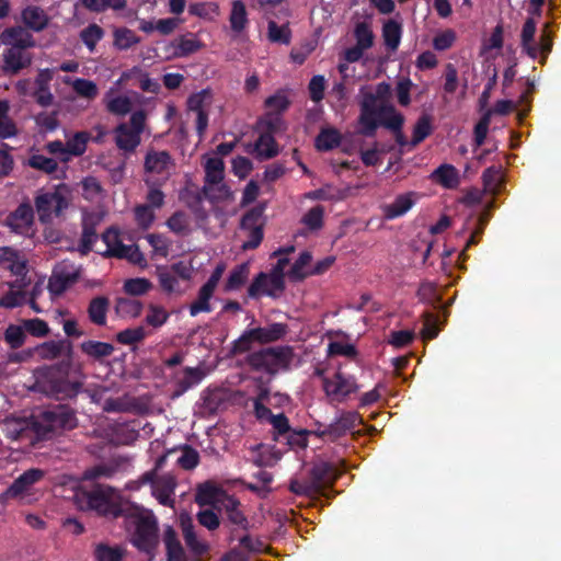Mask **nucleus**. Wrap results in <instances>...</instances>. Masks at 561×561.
Returning a JSON list of instances; mask_svg holds the SVG:
<instances>
[{"label":"nucleus","instance_id":"obj_1","mask_svg":"<svg viewBox=\"0 0 561 561\" xmlns=\"http://www.w3.org/2000/svg\"><path fill=\"white\" fill-rule=\"evenodd\" d=\"M125 529L130 543L151 554L159 545V526L154 514L141 506H131L125 513Z\"/></svg>","mask_w":561,"mask_h":561},{"label":"nucleus","instance_id":"obj_2","mask_svg":"<svg viewBox=\"0 0 561 561\" xmlns=\"http://www.w3.org/2000/svg\"><path fill=\"white\" fill-rule=\"evenodd\" d=\"M69 367V363H61L39 369L33 386L34 390L58 400L76 398L82 388V382L68 378Z\"/></svg>","mask_w":561,"mask_h":561},{"label":"nucleus","instance_id":"obj_3","mask_svg":"<svg viewBox=\"0 0 561 561\" xmlns=\"http://www.w3.org/2000/svg\"><path fill=\"white\" fill-rule=\"evenodd\" d=\"M76 500L80 508L93 510L105 516L125 515L129 508V503L110 485H95L90 491L81 490L76 493Z\"/></svg>","mask_w":561,"mask_h":561},{"label":"nucleus","instance_id":"obj_4","mask_svg":"<svg viewBox=\"0 0 561 561\" xmlns=\"http://www.w3.org/2000/svg\"><path fill=\"white\" fill-rule=\"evenodd\" d=\"M294 358L295 351L293 346L278 345L249 353L245 357V364L252 371L274 377L282 371L290 370Z\"/></svg>","mask_w":561,"mask_h":561},{"label":"nucleus","instance_id":"obj_5","mask_svg":"<svg viewBox=\"0 0 561 561\" xmlns=\"http://www.w3.org/2000/svg\"><path fill=\"white\" fill-rule=\"evenodd\" d=\"M77 417L71 408L58 404L32 416L31 426L38 438H50L59 430H72Z\"/></svg>","mask_w":561,"mask_h":561},{"label":"nucleus","instance_id":"obj_6","mask_svg":"<svg viewBox=\"0 0 561 561\" xmlns=\"http://www.w3.org/2000/svg\"><path fill=\"white\" fill-rule=\"evenodd\" d=\"M288 333V325L282 322H274L266 327H257L243 331V333L233 341L231 353L233 355L243 354L252 348L253 343L270 344L283 340Z\"/></svg>","mask_w":561,"mask_h":561},{"label":"nucleus","instance_id":"obj_7","mask_svg":"<svg viewBox=\"0 0 561 561\" xmlns=\"http://www.w3.org/2000/svg\"><path fill=\"white\" fill-rule=\"evenodd\" d=\"M359 105V133L365 137H374L379 126V118L381 117V114L387 110V107L378 104V100L373 92L363 93V99Z\"/></svg>","mask_w":561,"mask_h":561},{"label":"nucleus","instance_id":"obj_8","mask_svg":"<svg viewBox=\"0 0 561 561\" xmlns=\"http://www.w3.org/2000/svg\"><path fill=\"white\" fill-rule=\"evenodd\" d=\"M35 207L42 222L49 221L53 216L59 217L68 207V201L60 187L39 193L35 197Z\"/></svg>","mask_w":561,"mask_h":561},{"label":"nucleus","instance_id":"obj_9","mask_svg":"<svg viewBox=\"0 0 561 561\" xmlns=\"http://www.w3.org/2000/svg\"><path fill=\"white\" fill-rule=\"evenodd\" d=\"M163 462L164 458H160L156 465L154 470L144 474V481L151 483L152 494L162 505L171 506L173 503L172 495L175 489V480L174 477L169 473H158V471L162 468Z\"/></svg>","mask_w":561,"mask_h":561},{"label":"nucleus","instance_id":"obj_10","mask_svg":"<svg viewBox=\"0 0 561 561\" xmlns=\"http://www.w3.org/2000/svg\"><path fill=\"white\" fill-rule=\"evenodd\" d=\"M323 390L331 402H343L348 396L358 390L353 376L336 371L331 378H323Z\"/></svg>","mask_w":561,"mask_h":561},{"label":"nucleus","instance_id":"obj_11","mask_svg":"<svg viewBox=\"0 0 561 561\" xmlns=\"http://www.w3.org/2000/svg\"><path fill=\"white\" fill-rule=\"evenodd\" d=\"M175 162L172 156L167 150H153L147 151L144 161V170L149 174H157L162 176L164 183L171 175V170L174 169Z\"/></svg>","mask_w":561,"mask_h":561},{"label":"nucleus","instance_id":"obj_12","mask_svg":"<svg viewBox=\"0 0 561 561\" xmlns=\"http://www.w3.org/2000/svg\"><path fill=\"white\" fill-rule=\"evenodd\" d=\"M33 222L34 210L30 203L20 204L4 220V225L18 234H27Z\"/></svg>","mask_w":561,"mask_h":561},{"label":"nucleus","instance_id":"obj_13","mask_svg":"<svg viewBox=\"0 0 561 561\" xmlns=\"http://www.w3.org/2000/svg\"><path fill=\"white\" fill-rule=\"evenodd\" d=\"M44 477V471L30 469L21 474L11 486L0 495V501L7 503L10 499H21L24 493Z\"/></svg>","mask_w":561,"mask_h":561},{"label":"nucleus","instance_id":"obj_14","mask_svg":"<svg viewBox=\"0 0 561 561\" xmlns=\"http://www.w3.org/2000/svg\"><path fill=\"white\" fill-rule=\"evenodd\" d=\"M32 64V55L26 49L18 47H8L3 51L2 70L5 75L14 76L21 70L30 67Z\"/></svg>","mask_w":561,"mask_h":561},{"label":"nucleus","instance_id":"obj_15","mask_svg":"<svg viewBox=\"0 0 561 561\" xmlns=\"http://www.w3.org/2000/svg\"><path fill=\"white\" fill-rule=\"evenodd\" d=\"M203 46L195 34L186 33L175 37L165 49L173 58H184L201 50Z\"/></svg>","mask_w":561,"mask_h":561},{"label":"nucleus","instance_id":"obj_16","mask_svg":"<svg viewBox=\"0 0 561 561\" xmlns=\"http://www.w3.org/2000/svg\"><path fill=\"white\" fill-rule=\"evenodd\" d=\"M272 275L270 273L260 272L252 280L248 288V295L250 298L257 299L262 296L271 298H279L285 290V284L280 289L274 288L271 283Z\"/></svg>","mask_w":561,"mask_h":561},{"label":"nucleus","instance_id":"obj_17","mask_svg":"<svg viewBox=\"0 0 561 561\" xmlns=\"http://www.w3.org/2000/svg\"><path fill=\"white\" fill-rule=\"evenodd\" d=\"M227 495L220 488L210 481L202 483L197 488L195 495L196 502L201 505L220 506L226 501Z\"/></svg>","mask_w":561,"mask_h":561},{"label":"nucleus","instance_id":"obj_18","mask_svg":"<svg viewBox=\"0 0 561 561\" xmlns=\"http://www.w3.org/2000/svg\"><path fill=\"white\" fill-rule=\"evenodd\" d=\"M110 298L106 296L93 297L88 305L87 313L89 321L96 327H105L107 312L110 310Z\"/></svg>","mask_w":561,"mask_h":561},{"label":"nucleus","instance_id":"obj_19","mask_svg":"<svg viewBox=\"0 0 561 561\" xmlns=\"http://www.w3.org/2000/svg\"><path fill=\"white\" fill-rule=\"evenodd\" d=\"M2 42L10 47L27 49L35 46L33 36L21 26L5 28L2 33Z\"/></svg>","mask_w":561,"mask_h":561},{"label":"nucleus","instance_id":"obj_20","mask_svg":"<svg viewBox=\"0 0 561 561\" xmlns=\"http://www.w3.org/2000/svg\"><path fill=\"white\" fill-rule=\"evenodd\" d=\"M21 18L25 26L34 32H42L48 25L49 19L45 11L36 5L26 7Z\"/></svg>","mask_w":561,"mask_h":561},{"label":"nucleus","instance_id":"obj_21","mask_svg":"<svg viewBox=\"0 0 561 561\" xmlns=\"http://www.w3.org/2000/svg\"><path fill=\"white\" fill-rule=\"evenodd\" d=\"M250 152L255 153L260 161L272 159L278 154V145L273 135L263 133L254 142Z\"/></svg>","mask_w":561,"mask_h":561},{"label":"nucleus","instance_id":"obj_22","mask_svg":"<svg viewBox=\"0 0 561 561\" xmlns=\"http://www.w3.org/2000/svg\"><path fill=\"white\" fill-rule=\"evenodd\" d=\"M115 134L116 146L126 152H134L141 141L140 135L124 123L116 127Z\"/></svg>","mask_w":561,"mask_h":561},{"label":"nucleus","instance_id":"obj_23","mask_svg":"<svg viewBox=\"0 0 561 561\" xmlns=\"http://www.w3.org/2000/svg\"><path fill=\"white\" fill-rule=\"evenodd\" d=\"M163 542L167 550V561H186L184 549L171 526L163 530Z\"/></svg>","mask_w":561,"mask_h":561},{"label":"nucleus","instance_id":"obj_24","mask_svg":"<svg viewBox=\"0 0 561 561\" xmlns=\"http://www.w3.org/2000/svg\"><path fill=\"white\" fill-rule=\"evenodd\" d=\"M403 28L400 22L390 19L383 23L381 36L383 44L389 51H396L399 48Z\"/></svg>","mask_w":561,"mask_h":561},{"label":"nucleus","instance_id":"obj_25","mask_svg":"<svg viewBox=\"0 0 561 561\" xmlns=\"http://www.w3.org/2000/svg\"><path fill=\"white\" fill-rule=\"evenodd\" d=\"M412 195L413 193L398 195L391 204L385 205L382 207L385 218L391 220L407 214L414 205Z\"/></svg>","mask_w":561,"mask_h":561},{"label":"nucleus","instance_id":"obj_26","mask_svg":"<svg viewBox=\"0 0 561 561\" xmlns=\"http://www.w3.org/2000/svg\"><path fill=\"white\" fill-rule=\"evenodd\" d=\"M431 178L433 181L448 190L456 188L460 182L458 170L454 165L447 163L440 164L435 169Z\"/></svg>","mask_w":561,"mask_h":561},{"label":"nucleus","instance_id":"obj_27","mask_svg":"<svg viewBox=\"0 0 561 561\" xmlns=\"http://www.w3.org/2000/svg\"><path fill=\"white\" fill-rule=\"evenodd\" d=\"M416 296L420 301L431 306L435 310L443 309V297L437 291V285L433 282L424 280L420 284Z\"/></svg>","mask_w":561,"mask_h":561},{"label":"nucleus","instance_id":"obj_28","mask_svg":"<svg viewBox=\"0 0 561 561\" xmlns=\"http://www.w3.org/2000/svg\"><path fill=\"white\" fill-rule=\"evenodd\" d=\"M80 348L83 354L96 360L111 356L115 350L111 343L93 340L82 342Z\"/></svg>","mask_w":561,"mask_h":561},{"label":"nucleus","instance_id":"obj_29","mask_svg":"<svg viewBox=\"0 0 561 561\" xmlns=\"http://www.w3.org/2000/svg\"><path fill=\"white\" fill-rule=\"evenodd\" d=\"M180 520L187 547L196 553L204 552L206 546L197 539L191 517L187 514H181Z\"/></svg>","mask_w":561,"mask_h":561},{"label":"nucleus","instance_id":"obj_30","mask_svg":"<svg viewBox=\"0 0 561 561\" xmlns=\"http://www.w3.org/2000/svg\"><path fill=\"white\" fill-rule=\"evenodd\" d=\"M65 350L71 351V342L68 340L48 341L36 347L38 355L44 359H55L59 357Z\"/></svg>","mask_w":561,"mask_h":561},{"label":"nucleus","instance_id":"obj_31","mask_svg":"<svg viewBox=\"0 0 561 561\" xmlns=\"http://www.w3.org/2000/svg\"><path fill=\"white\" fill-rule=\"evenodd\" d=\"M230 27L234 33H241L248 25V13L242 0H233L229 15Z\"/></svg>","mask_w":561,"mask_h":561},{"label":"nucleus","instance_id":"obj_32","mask_svg":"<svg viewBox=\"0 0 561 561\" xmlns=\"http://www.w3.org/2000/svg\"><path fill=\"white\" fill-rule=\"evenodd\" d=\"M131 78H137L139 81V88L144 92H150L153 94L159 93L160 91V84L158 81L151 79L148 73L142 72V70L138 67L131 68L129 71L124 72L122 75V79L129 80Z\"/></svg>","mask_w":561,"mask_h":561},{"label":"nucleus","instance_id":"obj_33","mask_svg":"<svg viewBox=\"0 0 561 561\" xmlns=\"http://www.w3.org/2000/svg\"><path fill=\"white\" fill-rule=\"evenodd\" d=\"M341 134L335 128L322 129L316 137L314 146L319 151H329L341 145Z\"/></svg>","mask_w":561,"mask_h":561},{"label":"nucleus","instance_id":"obj_34","mask_svg":"<svg viewBox=\"0 0 561 561\" xmlns=\"http://www.w3.org/2000/svg\"><path fill=\"white\" fill-rule=\"evenodd\" d=\"M250 275V267L247 263L234 266L226 280L225 291H233L240 289Z\"/></svg>","mask_w":561,"mask_h":561},{"label":"nucleus","instance_id":"obj_35","mask_svg":"<svg viewBox=\"0 0 561 561\" xmlns=\"http://www.w3.org/2000/svg\"><path fill=\"white\" fill-rule=\"evenodd\" d=\"M203 377L204 374L199 368L185 367L183 370V376L176 381L175 394H183L192 387L198 385Z\"/></svg>","mask_w":561,"mask_h":561},{"label":"nucleus","instance_id":"obj_36","mask_svg":"<svg viewBox=\"0 0 561 561\" xmlns=\"http://www.w3.org/2000/svg\"><path fill=\"white\" fill-rule=\"evenodd\" d=\"M142 310V304L139 300L118 297L115 301V312L121 318H137Z\"/></svg>","mask_w":561,"mask_h":561},{"label":"nucleus","instance_id":"obj_37","mask_svg":"<svg viewBox=\"0 0 561 561\" xmlns=\"http://www.w3.org/2000/svg\"><path fill=\"white\" fill-rule=\"evenodd\" d=\"M264 211H265V205L259 204L248 211L243 214L240 220V229L247 230V229H253L255 227H262L264 228L265 220H264Z\"/></svg>","mask_w":561,"mask_h":561},{"label":"nucleus","instance_id":"obj_38","mask_svg":"<svg viewBox=\"0 0 561 561\" xmlns=\"http://www.w3.org/2000/svg\"><path fill=\"white\" fill-rule=\"evenodd\" d=\"M311 473L313 477V484L329 483L336 477V469L324 458H320L313 465Z\"/></svg>","mask_w":561,"mask_h":561},{"label":"nucleus","instance_id":"obj_39","mask_svg":"<svg viewBox=\"0 0 561 561\" xmlns=\"http://www.w3.org/2000/svg\"><path fill=\"white\" fill-rule=\"evenodd\" d=\"M267 38L271 43L289 45L291 42V30L289 24L278 25L271 20L267 24Z\"/></svg>","mask_w":561,"mask_h":561},{"label":"nucleus","instance_id":"obj_40","mask_svg":"<svg viewBox=\"0 0 561 561\" xmlns=\"http://www.w3.org/2000/svg\"><path fill=\"white\" fill-rule=\"evenodd\" d=\"M225 164L220 158H209L205 164V185L224 181Z\"/></svg>","mask_w":561,"mask_h":561},{"label":"nucleus","instance_id":"obj_41","mask_svg":"<svg viewBox=\"0 0 561 561\" xmlns=\"http://www.w3.org/2000/svg\"><path fill=\"white\" fill-rule=\"evenodd\" d=\"M76 282H77L76 274H70V273L54 274L48 280V290L56 296H60Z\"/></svg>","mask_w":561,"mask_h":561},{"label":"nucleus","instance_id":"obj_42","mask_svg":"<svg viewBox=\"0 0 561 561\" xmlns=\"http://www.w3.org/2000/svg\"><path fill=\"white\" fill-rule=\"evenodd\" d=\"M433 131L432 118L427 114H423L416 121L413 127L412 139L410 145L412 147L417 146L423 140H425Z\"/></svg>","mask_w":561,"mask_h":561},{"label":"nucleus","instance_id":"obj_43","mask_svg":"<svg viewBox=\"0 0 561 561\" xmlns=\"http://www.w3.org/2000/svg\"><path fill=\"white\" fill-rule=\"evenodd\" d=\"M353 34L356 41L355 45L365 48L366 50L373 47L375 35L370 23L366 21L357 22Z\"/></svg>","mask_w":561,"mask_h":561},{"label":"nucleus","instance_id":"obj_44","mask_svg":"<svg viewBox=\"0 0 561 561\" xmlns=\"http://www.w3.org/2000/svg\"><path fill=\"white\" fill-rule=\"evenodd\" d=\"M423 327L421 330V336L424 341H431L437 337L440 325L438 314L432 311H424L422 314Z\"/></svg>","mask_w":561,"mask_h":561},{"label":"nucleus","instance_id":"obj_45","mask_svg":"<svg viewBox=\"0 0 561 561\" xmlns=\"http://www.w3.org/2000/svg\"><path fill=\"white\" fill-rule=\"evenodd\" d=\"M214 289L203 285L197 295V299L190 306V314L196 317L201 312H210L211 306L209 304L210 298L214 295Z\"/></svg>","mask_w":561,"mask_h":561},{"label":"nucleus","instance_id":"obj_46","mask_svg":"<svg viewBox=\"0 0 561 561\" xmlns=\"http://www.w3.org/2000/svg\"><path fill=\"white\" fill-rule=\"evenodd\" d=\"M82 4L91 12L101 13L107 9L122 11L127 7L126 0H82Z\"/></svg>","mask_w":561,"mask_h":561},{"label":"nucleus","instance_id":"obj_47","mask_svg":"<svg viewBox=\"0 0 561 561\" xmlns=\"http://www.w3.org/2000/svg\"><path fill=\"white\" fill-rule=\"evenodd\" d=\"M114 46L119 50H127L140 43V38L134 31L127 27H118L114 31Z\"/></svg>","mask_w":561,"mask_h":561},{"label":"nucleus","instance_id":"obj_48","mask_svg":"<svg viewBox=\"0 0 561 561\" xmlns=\"http://www.w3.org/2000/svg\"><path fill=\"white\" fill-rule=\"evenodd\" d=\"M94 556L98 561H123L125 550L119 546L99 543L95 547Z\"/></svg>","mask_w":561,"mask_h":561},{"label":"nucleus","instance_id":"obj_49","mask_svg":"<svg viewBox=\"0 0 561 561\" xmlns=\"http://www.w3.org/2000/svg\"><path fill=\"white\" fill-rule=\"evenodd\" d=\"M103 37L104 30L95 23L89 24L80 32V39L91 53Z\"/></svg>","mask_w":561,"mask_h":561},{"label":"nucleus","instance_id":"obj_50","mask_svg":"<svg viewBox=\"0 0 561 561\" xmlns=\"http://www.w3.org/2000/svg\"><path fill=\"white\" fill-rule=\"evenodd\" d=\"M482 182L484 190L491 194H496L502 185L501 168L491 165L482 173Z\"/></svg>","mask_w":561,"mask_h":561},{"label":"nucleus","instance_id":"obj_51","mask_svg":"<svg viewBox=\"0 0 561 561\" xmlns=\"http://www.w3.org/2000/svg\"><path fill=\"white\" fill-rule=\"evenodd\" d=\"M90 139V134L88 131H78L72 138H70L67 144V152L68 156L80 157L87 150V145Z\"/></svg>","mask_w":561,"mask_h":561},{"label":"nucleus","instance_id":"obj_52","mask_svg":"<svg viewBox=\"0 0 561 561\" xmlns=\"http://www.w3.org/2000/svg\"><path fill=\"white\" fill-rule=\"evenodd\" d=\"M145 183L149 187V191L146 196V205H149L151 209L161 208L164 204L165 196L164 193L159 188V186L162 185L163 183H160L149 178L145 180Z\"/></svg>","mask_w":561,"mask_h":561},{"label":"nucleus","instance_id":"obj_53","mask_svg":"<svg viewBox=\"0 0 561 561\" xmlns=\"http://www.w3.org/2000/svg\"><path fill=\"white\" fill-rule=\"evenodd\" d=\"M146 336L147 332L144 327H135L119 331L115 340L123 345H133L141 342Z\"/></svg>","mask_w":561,"mask_h":561},{"label":"nucleus","instance_id":"obj_54","mask_svg":"<svg viewBox=\"0 0 561 561\" xmlns=\"http://www.w3.org/2000/svg\"><path fill=\"white\" fill-rule=\"evenodd\" d=\"M27 165L46 174H54L58 170L57 161L43 154H32L27 160Z\"/></svg>","mask_w":561,"mask_h":561},{"label":"nucleus","instance_id":"obj_55","mask_svg":"<svg viewBox=\"0 0 561 561\" xmlns=\"http://www.w3.org/2000/svg\"><path fill=\"white\" fill-rule=\"evenodd\" d=\"M152 287V284L149 279L137 277L126 279L123 286V289L126 294L130 296H142L147 294Z\"/></svg>","mask_w":561,"mask_h":561},{"label":"nucleus","instance_id":"obj_56","mask_svg":"<svg viewBox=\"0 0 561 561\" xmlns=\"http://www.w3.org/2000/svg\"><path fill=\"white\" fill-rule=\"evenodd\" d=\"M113 257L126 259L130 263L137 265L146 264V259L136 244L119 247L117 252L113 253Z\"/></svg>","mask_w":561,"mask_h":561},{"label":"nucleus","instance_id":"obj_57","mask_svg":"<svg viewBox=\"0 0 561 561\" xmlns=\"http://www.w3.org/2000/svg\"><path fill=\"white\" fill-rule=\"evenodd\" d=\"M312 260V255L308 251H304L299 254V257L295 261L293 266L289 270V278L293 280H302L305 279L309 273L304 272V268L310 264Z\"/></svg>","mask_w":561,"mask_h":561},{"label":"nucleus","instance_id":"obj_58","mask_svg":"<svg viewBox=\"0 0 561 561\" xmlns=\"http://www.w3.org/2000/svg\"><path fill=\"white\" fill-rule=\"evenodd\" d=\"M324 207L316 205L301 218V222L310 230H319L323 226Z\"/></svg>","mask_w":561,"mask_h":561},{"label":"nucleus","instance_id":"obj_59","mask_svg":"<svg viewBox=\"0 0 561 561\" xmlns=\"http://www.w3.org/2000/svg\"><path fill=\"white\" fill-rule=\"evenodd\" d=\"M26 334L24 327L9 324L4 331V341L12 350L21 347L25 343Z\"/></svg>","mask_w":561,"mask_h":561},{"label":"nucleus","instance_id":"obj_60","mask_svg":"<svg viewBox=\"0 0 561 561\" xmlns=\"http://www.w3.org/2000/svg\"><path fill=\"white\" fill-rule=\"evenodd\" d=\"M309 435H317V433L307 430L296 431L291 428V431L286 434L282 440L286 442L291 449L297 451V449H304L307 446V438Z\"/></svg>","mask_w":561,"mask_h":561},{"label":"nucleus","instance_id":"obj_61","mask_svg":"<svg viewBox=\"0 0 561 561\" xmlns=\"http://www.w3.org/2000/svg\"><path fill=\"white\" fill-rule=\"evenodd\" d=\"M102 240L106 245L104 255L108 257H113V253H116L119 247L126 245L121 241L118 230L113 227L102 233Z\"/></svg>","mask_w":561,"mask_h":561},{"label":"nucleus","instance_id":"obj_62","mask_svg":"<svg viewBox=\"0 0 561 561\" xmlns=\"http://www.w3.org/2000/svg\"><path fill=\"white\" fill-rule=\"evenodd\" d=\"M169 317V312L163 307L150 305L145 321L152 328H160L168 321Z\"/></svg>","mask_w":561,"mask_h":561},{"label":"nucleus","instance_id":"obj_63","mask_svg":"<svg viewBox=\"0 0 561 561\" xmlns=\"http://www.w3.org/2000/svg\"><path fill=\"white\" fill-rule=\"evenodd\" d=\"M134 215L138 227L142 230L149 229L156 219V215L149 205H137Z\"/></svg>","mask_w":561,"mask_h":561},{"label":"nucleus","instance_id":"obj_64","mask_svg":"<svg viewBox=\"0 0 561 561\" xmlns=\"http://www.w3.org/2000/svg\"><path fill=\"white\" fill-rule=\"evenodd\" d=\"M264 103L265 106L270 108V112H274V114L277 115H282V113L287 111L290 105L288 96L280 91L274 95L268 96Z\"/></svg>","mask_w":561,"mask_h":561}]
</instances>
